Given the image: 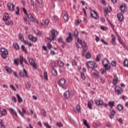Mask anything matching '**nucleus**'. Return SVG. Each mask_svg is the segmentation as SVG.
Instances as JSON below:
<instances>
[{
  "instance_id": "1",
  "label": "nucleus",
  "mask_w": 128,
  "mask_h": 128,
  "mask_svg": "<svg viewBox=\"0 0 128 128\" xmlns=\"http://www.w3.org/2000/svg\"><path fill=\"white\" fill-rule=\"evenodd\" d=\"M58 84L64 90L68 88V86L66 85V80L64 78H61Z\"/></svg>"
},
{
  "instance_id": "2",
  "label": "nucleus",
  "mask_w": 128,
  "mask_h": 128,
  "mask_svg": "<svg viewBox=\"0 0 128 128\" xmlns=\"http://www.w3.org/2000/svg\"><path fill=\"white\" fill-rule=\"evenodd\" d=\"M50 32L52 34V35L50 36V38H51L52 40H56V36H58V31H56V30H52L50 31Z\"/></svg>"
},
{
  "instance_id": "3",
  "label": "nucleus",
  "mask_w": 128,
  "mask_h": 128,
  "mask_svg": "<svg viewBox=\"0 0 128 128\" xmlns=\"http://www.w3.org/2000/svg\"><path fill=\"white\" fill-rule=\"evenodd\" d=\"M0 52H2L1 56L3 58H6V56L8 54V50L6 48H0Z\"/></svg>"
},
{
  "instance_id": "4",
  "label": "nucleus",
  "mask_w": 128,
  "mask_h": 128,
  "mask_svg": "<svg viewBox=\"0 0 128 128\" xmlns=\"http://www.w3.org/2000/svg\"><path fill=\"white\" fill-rule=\"evenodd\" d=\"M102 64H104V68L108 70H110V67L108 66V64H110V62H108V60L106 58L102 60Z\"/></svg>"
},
{
  "instance_id": "5",
  "label": "nucleus",
  "mask_w": 128,
  "mask_h": 128,
  "mask_svg": "<svg viewBox=\"0 0 128 128\" xmlns=\"http://www.w3.org/2000/svg\"><path fill=\"white\" fill-rule=\"evenodd\" d=\"M88 68H98V66L96 62L92 61L88 62Z\"/></svg>"
},
{
  "instance_id": "6",
  "label": "nucleus",
  "mask_w": 128,
  "mask_h": 128,
  "mask_svg": "<svg viewBox=\"0 0 128 128\" xmlns=\"http://www.w3.org/2000/svg\"><path fill=\"white\" fill-rule=\"evenodd\" d=\"M114 91L115 92L118 94V96L120 94H122V88L120 87L117 86H116L114 88Z\"/></svg>"
},
{
  "instance_id": "7",
  "label": "nucleus",
  "mask_w": 128,
  "mask_h": 128,
  "mask_svg": "<svg viewBox=\"0 0 128 128\" xmlns=\"http://www.w3.org/2000/svg\"><path fill=\"white\" fill-rule=\"evenodd\" d=\"M90 16L91 17L94 18V20H98V14L96 13V10H91Z\"/></svg>"
},
{
  "instance_id": "8",
  "label": "nucleus",
  "mask_w": 128,
  "mask_h": 128,
  "mask_svg": "<svg viewBox=\"0 0 128 128\" xmlns=\"http://www.w3.org/2000/svg\"><path fill=\"white\" fill-rule=\"evenodd\" d=\"M45 40H46V42H47V46H48V50H50V48H52V46L50 42H52V38H45Z\"/></svg>"
},
{
  "instance_id": "9",
  "label": "nucleus",
  "mask_w": 128,
  "mask_h": 128,
  "mask_svg": "<svg viewBox=\"0 0 128 128\" xmlns=\"http://www.w3.org/2000/svg\"><path fill=\"white\" fill-rule=\"evenodd\" d=\"M28 62L34 68H36V64L34 62V59L32 58H29Z\"/></svg>"
},
{
  "instance_id": "10",
  "label": "nucleus",
  "mask_w": 128,
  "mask_h": 128,
  "mask_svg": "<svg viewBox=\"0 0 128 128\" xmlns=\"http://www.w3.org/2000/svg\"><path fill=\"white\" fill-rule=\"evenodd\" d=\"M28 20H30V22H36V24H38V20H36V18H34L32 14H29L28 15Z\"/></svg>"
},
{
  "instance_id": "11",
  "label": "nucleus",
  "mask_w": 128,
  "mask_h": 128,
  "mask_svg": "<svg viewBox=\"0 0 128 128\" xmlns=\"http://www.w3.org/2000/svg\"><path fill=\"white\" fill-rule=\"evenodd\" d=\"M81 44L83 48V56H84V52L86 50H88V47H86V44L84 41H83L82 42Z\"/></svg>"
},
{
  "instance_id": "12",
  "label": "nucleus",
  "mask_w": 128,
  "mask_h": 128,
  "mask_svg": "<svg viewBox=\"0 0 128 128\" xmlns=\"http://www.w3.org/2000/svg\"><path fill=\"white\" fill-rule=\"evenodd\" d=\"M8 7L10 12H12L14 10V5L10 2L8 4Z\"/></svg>"
},
{
  "instance_id": "13",
  "label": "nucleus",
  "mask_w": 128,
  "mask_h": 128,
  "mask_svg": "<svg viewBox=\"0 0 128 128\" xmlns=\"http://www.w3.org/2000/svg\"><path fill=\"white\" fill-rule=\"evenodd\" d=\"M28 38L30 40H32V42H36V40H38V38L36 37H34L32 36V35L30 34L28 36Z\"/></svg>"
},
{
  "instance_id": "14",
  "label": "nucleus",
  "mask_w": 128,
  "mask_h": 128,
  "mask_svg": "<svg viewBox=\"0 0 128 128\" xmlns=\"http://www.w3.org/2000/svg\"><path fill=\"white\" fill-rule=\"evenodd\" d=\"M20 74L22 78H24V74H25V76L26 78H28V72L26 71V69H24V72H20Z\"/></svg>"
},
{
  "instance_id": "15",
  "label": "nucleus",
  "mask_w": 128,
  "mask_h": 128,
  "mask_svg": "<svg viewBox=\"0 0 128 128\" xmlns=\"http://www.w3.org/2000/svg\"><path fill=\"white\" fill-rule=\"evenodd\" d=\"M112 36V42L114 46L116 45V36L114 34H112L111 36Z\"/></svg>"
},
{
  "instance_id": "16",
  "label": "nucleus",
  "mask_w": 128,
  "mask_h": 128,
  "mask_svg": "<svg viewBox=\"0 0 128 128\" xmlns=\"http://www.w3.org/2000/svg\"><path fill=\"white\" fill-rule=\"evenodd\" d=\"M92 104H94V101L92 100L88 101V108H90V110H92Z\"/></svg>"
},
{
  "instance_id": "17",
  "label": "nucleus",
  "mask_w": 128,
  "mask_h": 128,
  "mask_svg": "<svg viewBox=\"0 0 128 128\" xmlns=\"http://www.w3.org/2000/svg\"><path fill=\"white\" fill-rule=\"evenodd\" d=\"M66 40L67 42H72V33H69L68 36L67 37Z\"/></svg>"
},
{
  "instance_id": "18",
  "label": "nucleus",
  "mask_w": 128,
  "mask_h": 128,
  "mask_svg": "<svg viewBox=\"0 0 128 128\" xmlns=\"http://www.w3.org/2000/svg\"><path fill=\"white\" fill-rule=\"evenodd\" d=\"M118 18L120 22H122L124 20V15L121 14V13H118Z\"/></svg>"
},
{
  "instance_id": "19",
  "label": "nucleus",
  "mask_w": 128,
  "mask_h": 128,
  "mask_svg": "<svg viewBox=\"0 0 128 128\" xmlns=\"http://www.w3.org/2000/svg\"><path fill=\"white\" fill-rule=\"evenodd\" d=\"M118 42L120 44H122L124 46V48H126V43L124 42V40H122V38H118Z\"/></svg>"
},
{
  "instance_id": "20",
  "label": "nucleus",
  "mask_w": 128,
  "mask_h": 128,
  "mask_svg": "<svg viewBox=\"0 0 128 128\" xmlns=\"http://www.w3.org/2000/svg\"><path fill=\"white\" fill-rule=\"evenodd\" d=\"M16 96L18 99V102H20V104H22V102H24L22 98V97H20V96L19 94H16Z\"/></svg>"
},
{
  "instance_id": "21",
  "label": "nucleus",
  "mask_w": 128,
  "mask_h": 128,
  "mask_svg": "<svg viewBox=\"0 0 128 128\" xmlns=\"http://www.w3.org/2000/svg\"><path fill=\"white\" fill-rule=\"evenodd\" d=\"M120 10L122 12L124 13L126 10V5L122 4L120 6Z\"/></svg>"
},
{
  "instance_id": "22",
  "label": "nucleus",
  "mask_w": 128,
  "mask_h": 128,
  "mask_svg": "<svg viewBox=\"0 0 128 128\" xmlns=\"http://www.w3.org/2000/svg\"><path fill=\"white\" fill-rule=\"evenodd\" d=\"M118 84V76L116 75H114V81H113V84L116 86Z\"/></svg>"
},
{
  "instance_id": "23",
  "label": "nucleus",
  "mask_w": 128,
  "mask_h": 128,
  "mask_svg": "<svg viewBox=\"0 0 128 128\" xmlns=\"http://www.w3.org/2000/svg\"><path fill=\"white\" fill-rule=\"evenodd\" d=\"M4 22H5L6 26H10V24H12V20H10V18L5 20Z\"/></svg>"
},
{
  "instance_id": "24",
  "label": "nucleus",
  "mask_w": 128,
  "mask_h": 128,
  "mask_svg": "<svg viewBox=\"0 0 128 128\" xmlns=\"http://www.w3.org/2000/svg\"><path fill=\"white\" fill-rule=\"evenodd\" d=\"M10 17H8V14L6 13L4 14L3 16V20H9Z\"/></svg>"
},
{
  "instance_id": "25",
  "label": "nucleus",
  "mask_w": 128,
  "mask_h": 128,
  "mask_svg": "<svg viewBox=\"0 0 128 128\" xmlns=\"http://www.w3.org/2000/svg\"><path fill=\"white\" fill-rule=\"evenodd\" d=\"M20 58L19 59V60H20V64L24 68V64H23V62H24V56H20Z\"/></svg>"
},
{
  "instance_id": "26",
  "label": "nucleus",
  "mask_w": 128,
  "mask_h": 128,
  "mask_svg": "<svg viewBox=\"0 0 128 128\" xmlns=\"http://www.w3.org/2000/svg\"><path fill=\"white\" fill-rule=\"evenodd\" d=\"M64 96L66 98H68L70 96V91L67 90L64 93Z\"/></svg>"
},
{
  "instance_id": "27",
  "label": "nucleus",
  "mask_w": 128,
  "mask_h": 128,
  "mask_svg": "<svg viewBox=\"0 0 128 128\" xmlns=\"http://www.w3.org/2000/svg\"><path fill=\"white\" fill-rule=\"evenodd\" d=\"M64 20L66 22H68V12H66L64 14Z\"/></svg>"
},
{
  "instance_id": "28",
  "label": "nucleus",
  "mask_w": 128,
  "mask_h": 128,
  "mask_svg": "<svg viewBox=\"0 0 128 128\" xmlns=\"http://www.w3.org/2000/svg\"><path fill=\"white\" fill-rule=\"evenodd\" d=\"M41 114L43 118H45L46 116V110L44 109H42L41 111Z\"/></svg>"
},
{
  "instance_id": "29",
  "label": "nucleus",
  "mask_w": 128,
  "mask_h": 128,
  "mask_svg": "<svg viewBox=\"0 0 128 128\" xmlns=\"http://www.w3.org/2000/svg\"><path fill=\"white\" fill-rule=\"evenodd\" d=\"M96 104L98 106H102V104H104V101L102 100H98Z\"/></svg>"
},
{
  "instance_id": "30",
  "label": "nucleus",
  "mask_w": 128,
  "mask_h": 128,
  "mask_svg": "<svg viewBox=\"0 0 128 128\" xmlns=\"http://www.w3.org/2000/svg\"><path fill=\"white\" fill-rule=\"evenodd\" d=\"M117 108L118 110H120H120H124V106H122V104H118L117 106Z\"/></svg>"
},
{
  "instance_id": "31",
  "label": "nucleus",
  "mask_w": 128,
  "mask_h": 128,
  "mask_svg": "<svg viewBox=\"0 0 128 128\" xmlns=\"http://www.w3.org/2000/svg\"><path fill=\"white\" fill-rule=\"evenodd\" d=\"M5 70H6V72H8V74H12V69L8 66H6Z\"/></svg>"
},
{
  "instance_id": "32",
  "label": "nucleus",
  "mask_w": 128,
  "mask_h": 128,
  "mask_svg": "<svg viewBox=\"0 0 128 128\" xmlns=\"http://www.w3.org/2000/svg\"><path fill=\"white\" fill-rule=\"evenodd\" d=\"M24 42L26 44H28V46H32V44L30 42H28L27 40H24Z\"/></svg>"
},
{
  "instance_id": "33",
  "label": "nucleus",
  "mask_w": 128,
  "mask_h": 128,
  "mask_svg": "<svg viewBox=\"0 0 128 128\" xmlns=\"http://www.w3.org/2000/svg\"><path fill=\"white\" fill-rule=\"evenodd\" d=\"M13 46L16 50H20V46H18V43H14Z\"/></svg>"
},
{
  "instance_id": "34",
  "label": "nucleus",
  "mask_w": 128,
  "mask_h": 128,
  "mask_svg": "<svg viewBox=\"0 0 128 128\" xmlns=\"http://www.w3.org/2000/svg\"><path fill=\"white\" fill-rule=\"evenodd\" d=\"M108 106L110 107L111 108H112V106H114V102L112 101L108 102Z\"/></svg>"
},
{
  "instance_id": "35",
  "label": "nucleus",
  "mask_w": 128,
  "mask_h": 128,
  "mask_svg": "<svg viewBox=\"0 0 128 128\" xmlns=\"http://www.w3.org/2000/svg\"><path fill=\"white\" fill-rule=\"evenodd\" d=\"M84 124L88 128H90V125H88V122H86V120H84L83 121Z\"/></svg>"
},
{
  "instance_id": "36",
  "label": "nucleus",
  "mask_w": 128,
  "mask_h": 128,
  "mask_svg": "<svg viewBox=\"0 0 128 128\" xmlns=\"http://www.w3.org/2000/svg\"><path fill=\"white\" fill-rule=\"evenodd\" d=\"M10 110L16 116H18V114L16 113V110H14V108H10Z\"/></svg>"
},
{
  "instance_id": "37",
  "label": "nucleus",
  "mask_w": 128,
  "mask_h": 128,
  "mask_svg": "<svg viewBox=\"0 0 128 128\" xmlns=\"http://www.w3.org/2000/svg\"><path fill=\"white\" fill-rule=\"evenodd\" d=\"M90 56H91V54H90V52H88L85 56L86 58H88V59L90 58Z\"/></svg>"
},
{
  "instance_id": "38",
  "label": "nucleus",
  "mask_w": 128,
  "mask_h": 128,
  "mask_svg": "<svg viewBox=\"0 0 128 128\" xmlns=\"http://www.w3.org/2000/svg\"><path fill=\"white\" fill-rule=\"evenodd\" d=\"M74 34L76 38H78V30H74Z\"/></svg>"
},
{
  "instance_id": "39",
  "label": "nucleus",
  "mask_w": 128,
  "mask_h": 128,
  "mask_svg": "<svg viewBox=\"0 0 128 128\" xmlns=\"http://www.w3.org/2000/svg\"><path fill=\"white\" fill-rule=\"evenodd\" d=\"M52 72L54 76H56V74H58V72L55 68H52Z\"/></svg>"
},
{
  "instance_id": "40",
  "label": "nucleus",
  "mask_w": 128,
  "mask_h": 128,
  "mask_svg": "<svg viewBox=\"0 0 128 128\" xmlns=\"http://www.w3.org/2000/svg\"><path fill=\"white\" fill-rule=\"evenodd\" d=\"M58 64L59 66H64V62L62 61L61 60H58Z\"/></svg>"
},
{
  "instance_id": "41",
  "label": "nucleus",
  "mask_w": 128,
  "mask_h": 128,
  "mask_svg": "<svg viewBox=\"0 0 128 128\" xmlns=\"http://www.w3.org/2000/svg\"><path fill=\"white\" fill-rule=\"evenodd\" d=\"M44 124L46 128H52V126L48 122H44Z\"/></svg>"
},
{
  "instance_id": "42",
  "label": "nucleus",
  "mask_w": 128,
  "mask_h": 128,
  "mask_svg": "<svg viewBox=\"0 0 128 128\" xmlns=\"http://www.w3.org/2000/svg\"><path fill=\"white\" fill-rule=\"evenodd\" d=\"M124 66L128 67V60H125L124 62Z\"/></svg>"
},
{
  "instance_id": "43",
  "label": "nucleus",
  "mask_w": 128,
  "mask_h": 128,
  "mask_svg": "<svg viewBox=\"0 0 128 128\" xmlns=\"http://www.w3.org/2000/svg\"><path fill=\"white\" fill-rule=\"evenodd\" d=\"M58 20V16H54L52 17V20L54 22H56V20Z\"/></svg>"
},
{
  "instance_id": "44",
  "label": "nucleus",
  "mask_w": 128,
  "mask_h": 128,
  "mask_svg": "<svg viewBox=\"0 0 128 128\" xmlns=\"http://www.w3.org/2000/svg\"><path fill=\"white\" fill-rule=\"evenodd\" d=\"M14 64H16V66H18L20 64V62H18V60L17 58L14 60Z\"/></svg>"
},
{
  "instance_id": "45",
  "label": "nucleus",
  "mask_w": 128,
  "mask_h": 128,
  "mask_svg": "<svg viewBox=\"0 0 128 128\" xmlns=\"http://www.w3.org/2000/svg\"><path fill=\"white\" fill-rule=\"evenodd\" d=\"M94 76H96V78H100V75L96 72H94L92 74Z\"/></svg>"
},
{
  "instance_id": "46",
  "label": "nucleus",
  "mask_w": 128,
  "mask_h": 128,
  "mask_svg": "<svg viewBox=\"0 0 128 128\" xmlns=\"http://www.w3.org/2000/svg\"><path fill=\"white\" fill-rule=\"evenodd\" d=\"M19 38L20 40H22V42H24V36H22V34H20Z\"/></svg>"
},
{
  "instance_id": "47",
  "label": "nucleus",
  "mask_w": 128,
  "mask_h": 128,
  "mask_svg": "<svg viewBox=\"0 0 128 128\" xmlns=\"http://www.w3.org/2000/svg\"><path fill=\"white\" fill-rule=\"evenodd\" d=\"M80 74L82 78L84 80H86V76H84V72H81Z\"/></svg>"
},
{
  "instance_id": "48",
  "label": "nucleus",
  "mask_w": 128,
  "mask_h": 128,
  "mask_svg": "<svg viewBox=\"0 0 128 128\" xmlns=\"http://www.w3.org/2000/svg\"><path fill=\"white\" fill-rule=\"evenodd\" d=\"M56 126H59V128H62L63 126L62 124L60 122H57Z\"/></svg>"
},
{
  "instance_id": "49",
  "label": "nucleus",
  "mask_w": 128,
  "mask_h": 128,
  "mask_svg": "<svg viewBox=\"0 0 128 128\" xmlns=\"http://www.w3.org/2000/svg\"><path fill=\"white\" fill-rule=\"evenodd\" d=\"M22 50H24V52H26L28 51L26 50V47L24 46V45H22L21 46Z\"/></svg>"
},
{
  "instance_id": "50",
  "label": "nucleus",
  "mask_w": 128,
  "mask_h": 128,
  "mask_svg": "<svg viewBox=\"0 0 128 128\" xmlns=\"http://www.w3.org/2000/svg\"><path fill=\"white\" fill-rule=\"evenodd\" d=\"M80 22H82V20H76L75 21V23L76 26H78L80 24Z\"/></svg>"
},
{
  "instance_id": "51",
  "label": "nucleus",
  "mask_w": 128,
  "mask_h": 128,
  "mask_svg": "<svg viewBox=\"0 0 128 128\" xmlns=\"http://www.w3.org/2000/svg\"><path fill=\"white\" fill-rule=\"evenodd\" d=\"M48 23H49L48 20L46 19V20H45V22H44V26H48Z\"/></svg>"
},
{
  "instance_id": "52",
  "label": "nucleus",
  "mask_w": 128,
  "mask_h": 128,
  "mask_svg": "<svg viewBox=\"0 0 128 128\" xmlns=\"http://www.w3.org/2000/svg\"><path fill=\"white\" fill-rule=\"evenodd\" d=\"M76 108L78 112H80V106L78 104L76 106Z\"/></svg>"
},
{
  "instance_id": "53",
  "label": "nucleus",
  "mask_w": 128,
  "mask_h": 128,
  "mask_svg": "<svg viewBox=\"0 0 128 128\" xmlns=\"http://www.w3.org/2000/svg\"><path fill=\"white\" fill-rule=\"evenodd\" d=\"M112 66L114 67L116 66V61H112Z\"/></svg>"
},
{
  "instance_id": "54",
  "label": "nucleus",
  "mask_w": 128,
  "mask_h": 128,
  "mask_svg": "<svg viewBox=\"0 0 128 128\" xmlns=\"http://www.w3.org/2000/svg\"><path fill=\"white\" fill-rule=\"evenodd\" d=\"M44 76L45 80H48V72H44Z\"/></svg>"
},
{
  "instance_id": "55",
  "label": "nucleus",
  "mask_w": 128,
  "mask_h": 128,
  "mask_svg": "<svg viewBox=\"0 0 128 128\" xmlns=\"http://www.w3.org/2000/svg\"><path fill=\"white\" fill-rule=\"evenodd\" d=\"M31 86H32V85L30 84V83L28 82L27 84H26V88H30Z\"/></svg>"
},
{
  "instance_id": "56",
  "label": "nucleus",
  "mask_w": 128,
  "mask_h": 128,
  "mask_svg": "<svg viewBox=\"0 0 128 128\" xmlns=\"http://www.w3.org/2000/svg\"><path fill=\"white\" fill-rule=\"evenodd\" d=\"M12 100L14 102H16V98L14 96H12Z\"/></svg>"
},
{
  "instance_id": "57",
  "label": "nucleus",
  "mask_w": 128,
  "mask_h": 128,
  "mask_svg": "<svg viewBox=\"0 0 128 128\" xmlns=\"http://www.w3.org/2000/svg\"><path fill=\"white\" fill-rule=\"evenodd\" d=\"M100 28L102 30H108V27H106L104 26H102Z\"/></svg>"
},
{
  "instance_id": "58",
  "label": "nucleus",
  "mask_w": 128,
  "mask_h": 128,
  "mask_svg": "<svg viewBox=\"0 0 128 128\" xmlns=\"http://www.w3.org/2000/svg\"><path fill=\"white\" fill-rule=\"evenodd\" d=\"M16 8L17 11L16 12V14H18L20 12V8H18V6H16Z\"/></svg>"
},
{
  "instance_id": "59",
  "label": "nucleus",
  "mask_w": 128,
  "mask_h": 128,
  "mask_svg": "<svg viewBox=\"0 0 128 128\" xmlns=\"http://www.w3.org/2000/svg\"><path fill=\"white\" fill-rule=\"evenodd\" d=\"M105 72H106V70L104 69H101V74H105Z\"/></svg>"
},
{
  "instance_id": "60",
  "label": "nucleus",
  "mask_w": 128,
  "mask_h": 128,
  "mask_svg": "<svg viewBox=\"0 0 128 128\" xmlns=\"http://www.w3.org/2000/svg\"><path fill=\"white\" fill-rule=\"evenodd\" d=\"M18 112L22 116H24V114L22 112V111H20V110H18Z\"/></svg>"
},
{
  "instance_id": "61",
  "label": "nucleus",
  "mask_w": 128,
  "mask_h": 128,
  "mask_svg": "<svg viewBox=\"0 0 128 128\" xmlns=\"http://www.w3.org/2000/svg\"><path fill=\"white\" fill-rule=\"evenodd\" d=\"M72 66H76V60H72Z\"/></svg>"
},
{
  "instance_id": "62",
  "label": "nucleus",
  "mask_w": 128,
  "mask_h": 128,
  "mask_svg": "<svg viewBox=\"0 0 128 128\" xmlns=\"http://www.w3.org/2000/svg\"><path fill=\"white\" fill-rule=\"evenodd\" d=\"M76 38H77L78 42H79V44H82V39L79 38L78 37Z\"/></svg>"
},
{
  "instance_id": "63",
  "label": "nucleus",
  "mask_w": 128,
  "mask_h": 128,
  "mask_svg": "<svg viewBox=\"0 0 128 128\" xmlns=\"http://www.w3.org/2000/svg\"><path fill=\"white\" fill-rule=\"evenodd\" d=\"M101 41L102 42H103V44H106V46H108V43L106 42V40H104L102 39Z\"/></svg>"
},
{
  "instance_id": "64",
  "label": "nucleus",
  "mask_w": 128,
  "mask_h": 128,
  "mask_svg": "<svg viewBox=\"0 0 128 128\" xmlns=\"http://www.w3.org/2000/svg\"><path fill=\"white\" fill-rule=\"evenodd\" d=\"M118 122H120V124H122V118H120L118 120Z\"/></svg>"
}]
</instances>
